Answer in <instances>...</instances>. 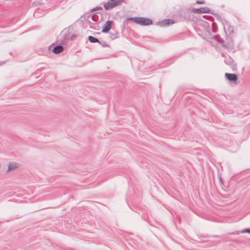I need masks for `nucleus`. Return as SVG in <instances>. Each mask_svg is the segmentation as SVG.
Listing matches in <instances>:
<instances>
[{
	"mask_svg": "<svg viewBox=\"0 0 250 250\" xmlns=\"http://www.w3.org/2000/svg\"><path fill=\"white\" fill-rule=\"evenodd\" d=\"M212 31L213 32H216L217 31V29L216 28H215L214 27H213L212 28Z\"/></svg>",
	"mask_w": 250,
	"mask_h": 250,
	"instance_id": "nucleus-20",
	"label": "nucleus"
},
{
	"mask_svg": "<svg viewBox=\"0 0 250 250\" xmlns=\"http://www.w3.org/2000/svg\"><path fill=\"white\" fill-rule=\"evenodd\" d=\"M91 27H92V26H91ZM94 29H96V27H94Z\"/></svg>",
	"mask_w": 250,
	"mask_h": 250,
	"instance_id": "nucleus-25",
	"label": "nucleus"
},
{
	"mask_svg": "<svg viewBox=\"0 0 250 250\" xmlns=\"http://www.w3.org/2000/svg\"><path fill=\"white\" fill-rule=\"evenodd\" d=\"M214 237H218V236H217V235H215V236H214Z\"/></svg>",
	"mask_w": 250,
	"mask_h": 250,
	"instance_id": "nucleus-24",
	"label": "nucleus"
},
{
	"mask_svg": "<svg viewBox=\"0 0 250 250\" xmlns=\"http://www.w3.org/2000/svg\"><path fill=\"white\" fill-rule=\"evenodd\" d=\"M99 44H100L103 47H108L109 45L105 41H99Z\"/></svg>",
	"mask_w": 250,
	"mask_h": 250,
	"instance_id": "nucleus-15",
	"label": "nucleus"
},
{
	"mask_svg": "<svg viewBox=\"0 0 250 250\" xmlns=\"http://www.w3.org/2000/svg\"><path fill=\"white\" fill-rule=\"evenodd\" d=\"M216 23L215 22L212 23V26L215 25Z\"/></svg>",
	"mask_w": 250,
	"mask_h": 250,
	"instance_id": "nucleus-22",
	"label": "nucleus"
},
{
	"mask_svg": "<svg viewBox=\"0 0 250 250\" xmlns=\"http://www.w3.org/2000/svg\"><path fill=\"white\" fill-rule=\"evenodd\" d=\"M76 35H72L71 36V37L69 38V37H67L66 35H65V39H69L70 40H73L74 39H75L76 38Z\"/></svg>",
	"mask_w": 250,
	"mask_h": 250,
	"instance_id": "nucleus-16",
	"label": "nucleus"
},
{
	"mask_svg": "<svg viewBox=\"0 0 250 250\" xmlns=\"http://www.w3.org/2000/svg\"><path fill=\"white\" fill-rule=\"evenodd\" d=\"M91 19L94 22H100L102 20L103 17L101 13L96 12L92 15Z\"/></svg>",
	"mask_w": 250,
	"mask_h": 250,
	"instance_id": "nucleus-8",
	"label": "nucleus"
},
{
	"mask_svg": "<svg viewBox=\"0 0 250 250\" xmlns=\"http://www.w3.org/2000/svg\"><path fill=\"white\" fill-rule=\"evenodd\" d=\"M193 13L201 14V13H211L212 14V12H211V10L208 7H202L199 8H193L192 10Z\"/></svg>",
	"mask_w": 250,
	"mask_h": 250,
	"instance_id": "nucleus-4",
	"label": "nucleus"
},
{
	"mask_svg": "<svg viewBox=\"0 0 250 250\" xmlns=\"http://www.w3.org/2000/svg\"><path fill=\"white\" fill-rule=\"evenodd\" d=\"M110 38L112 40H115V39H117V38H118L119 35V32H118L117 31H115L113 32H111L110 33Z\"/></svg>",
	"mask_w": 250,
	"mask_h": 250,
	"instance_id": "nucleus-13",
	"label": "nucleus"
},
{
	"mask_svg": "<svg viewBox=\"0 0 250 250\" xmlns=\"http://www.w3.org/2000/svg\"><path fill=\"white\" fill-rule=\"evenodd\" d=\"M226 80H228L231 83H236L238 80V76L233 73H226L225 74Z\"/></svg>",
	"mask_w": 250,
	"mask_h": 250,
	"instance_id": "nucleus-3",
	"label": "nucleus"
},
{
	"mask_svg": "<svg viewBox=\"0 0 250 250\" xmlns=\"http://www.w3.org/2000/svg\"><path fill=\"white\" fill-rule=\"evenodd\" d=\"M213 38L214 39L218 42L221 43L222 44V46L224 48H228L227 45L225 44V41L222 38H221L220 35H215Z\"/></svg>",
	"mask_w": 250,
	"mask_h": 250,
	"instance_id": "nucleus-11",
	"label": "nucleus"
},
{
	"mask_svg": "<svg viewBox=\"0 0 250 250\" xmlns=\"http://www.w3.org/2000/svg\"><path fill=\"white\" fill-rule=\"evenodd\" d=\"M54 45V43H53L52 45H50L49 46V50H51V48L53 47V46Z\"/></svg>",
	"mask_w": 250,
	"mask_h": 250,
	"instance_id": "nucleus-21",
	"label": "nucleus"
},
{
	"mask_svg": "<svg viewBox=\"0 0 250 250\" xmlns=\"http://www.w3.org/2000/svg\"><path fill=\"white\" fill-rule=\"evenodd\" d=\"M102 7H100V6H98V7H96L95 8H94L92 11H97V10H102Z\"/></svg>",
	"mask_w": 250,
	"mask_h": 250,
	"instance_id": "nucleus-18",
	"label": "nucleus"
},
{
	"mask_svg": "<svg viewBox=\"0 0 250 250\" xmlns=\"http://www.w3.org/2000/svg\"><path fill=\"white\" fill-rule=\"evenodd\" d=\"M174 23V21L172 19H166L160 22V25L161 26H166L172 24Z\"/></svg>",
	"mask_w": 250,
	"mask_h": 250,
	"instance_id": "nucleus-9",
	"label": "nucleus"
},
{
	"mask_svg": "<svg viewBox=\"0 0 250 250\" xmlns=\"http://www.w3.org/2000/svg\"><path fill=\"white\" fill-rule=\"evenodd\" d=\"M18 165H19V164H10L8 166V168L7 170V172H10V171L15 170L16 168L18 167Z\"/></svg>",
	"mask_w": 250,
	"mask_h": 250,
	"instance_id": "nucleus-12",
	"label": "nucleus"
},
{
	"mask_svg": "<svg viewBox=\"0 0 250 250\" xmlns=\"http://www.w3.org/2000/svg\"><path fill=\"white\" fill-rule=\"evenodd\" d=\"M225 62L227 64L229 65L233 70H235L236 69V64L234 63V62L232 58L230 56H229L228 58L225 60Z\"/></svg>",
	"mask_w": 250,
	"mask_h": 250,
	"instance_id": "nucleus-7",
	"label": "nucleus"
},
{
	"mask_svg": "<svg viewBox=\"0 0 250 250\" xmlns=\"http://www.w3.org/2000/svg\"><path fill=\"white\" fill-rule=\"evenodd\" d=\"M124 0H109L104 4V7L106 10H110L120 5Z\"/></svg>",
	"mask_w": 250,
	"mask_h": 250,
	"instance_id": "nucleus-2",
	"label": "nucleus"
},
{
	"mask_svg": "<svg viewBox=\"0 0 250 250\" xmlns=\"http://www.w3.org/2000/svg\"><path fill=\"white\" fill-rule=\"evenodd\" d=\"M113 23V22L112 21H107L104 24L102 32L105 33H108L111 28Z\"/></svg>",
	"mask_w": 250,
	"mask_h": 250,
	"instance_id": "nucleus-5",
	"label": "nucleus"
},
{
	"mask_svg": "<svg viewBox=\"0 0 250 250\" xmlns=\"http://www.w3.org/2000/svg\"><path fill=\"white\" fill-rule=\"evenodd\" d=\"M88 41L91 42V43H96V42H99V40L96 38H95L92 36H89L88 37Z\"/></svg>",
	"mask_w": 250,
	"mask_h": 250,
	"instance_id": "nucleus-14",
	"label": "nucleus"
},
{
	"mask_svg": "<svg viewBox=\"0 0 250 250\" xmlns=\"http://www.w3.org/2000/svg\"><path fill=\"white\" fill-rule=\"evenodd\" d=\"M1 222H0V224H1Z\"/></svg>",
	"mask_w": 250,
	"mask_h": 250,
	"instance_id": "nucleus-26",
	"label": "nucleus"
},
{
	"mask_svg": "<svg viewBox=\"0 0 250 250\" xmlns=\"http://www.w3.org/2000/svg\"><path fill=\"white\" fill-rule=\"evenodd\" d=\"M63 47L61 45H56L52 49V52L56 54H58L61 53L63 51Z\"/></svg>",
	"mask_w": 250,
	"mask_h": 250,
	"instance_id": "nucleus-10",
	"label": "nucleus"
},
{
	"mask_svg": "<svg viewBox=\"0 0 250 250\" xmlns=\"http://www.w3.org/2000/svg\"><path fill=\"white\" fill-rule=\"evenodd\" d=\"M205 1L204 0H197L196 1V3L197 4H204L205 3Z\"/></svg>",
	"mask_w": 250,
	"mask_h": 250,
	"instance_id": "nucleus-19",
	"label": "nucleus"
},
{
	"mask_svg": "<svg viewBox=\"0 0 250 250\" xmlns=\"http://www.w3.org/2000/svg\"><path fill=\"white\" fill-rule=\"evenodd\" d=\"M126 21H132L135 23L143 26L150 25L153 22L152 21L151 19L147 18L140 17L127 18L125 21H124L123 22L122 25V32L124 31Z\"/></svg>",
	"mask_w": 250,
	"mask_h": 250,
	"instance_id": "nucleus-1",
	"label": "nucleus"
},
{
	"mask_svg": "<svg viewBox=\"0 0 250 250\" xmlns=\"http://www.w3.org/2000/svg\"><path fill=\"white\" fill-rule=\"evenodd\" d=\"M231 234H236L235 232H232L231 233Z\"/></svg>",
	"mask_w": 250,
	"mask_h": 250,
	"instance_id": "nucleus-23",
	"label": "nucleus"
},
{
	"mask_svg": "<svg viewBox=\"0 0 250 250\" xmlns=\"http://www.w3.org/2000/svg\"><path fill=\"white\" fill-rule=\"evenodd\" d=\"M224 29L226 33H227V30L228 32L231 34L233 32V26H232L229 22L226 21L225 23H223Z\"/></svg>",
	"mask_w": 250,
	"mask_h": 250,
	"instance_id": "nucleus-6",
	"label": "nucleus"
},
{
	"mask_svg": "<svg viewBox=\"0 0 250 250\" xmlns=\"http://www.w3.org/2000/svg\"><path fill=\"white\" fill-rule=\"evenodd\" d=\"M250 233V229H245L241 231V233Z\"/></svg>",
	"mask_w": 250,
	"mask_h": 250,
	"instance_id": "nucleus-17",
	"label": "nucleus"
}]
</instances>
